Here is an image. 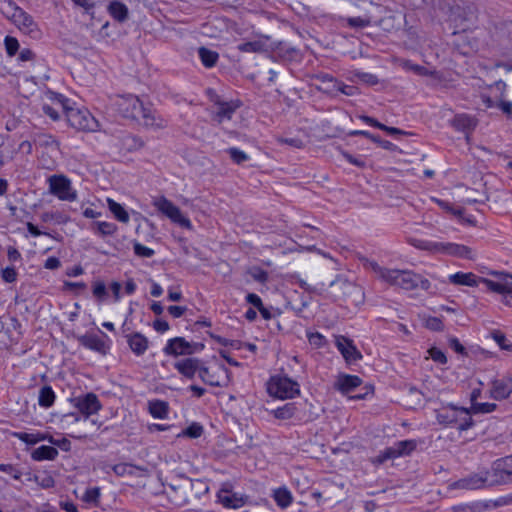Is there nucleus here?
<instances>
[{
	"label": "nucleus",
	"instance_id": "obj_4",
	"mask_svg": "<svg viewBox=\"0 0 512 512\" xmlns=\"http://www.w3.org/2000/svg\"><path fill=\"white\" fill-rule=\"evenodd\" d=\"M413 246L430 252L443 253L461 259L473 260L475 252L468 246L451 242H436L429 240H414Z\"/></svg>",
	"mask_w": 512,
	"mask_h": 512
},
{
	"label": "nucleus",
	"instance_id": "obj_35",
	"mask_svg": "<svg viewBox=\"0 0 512 512\" xmlns=\"http://www.w3.org/2000/svg\"><path fill=\"white\" fill-rule=\"evenodd\" d=\"M274 500L281 508H287L291 505L293 497L287 488H278L274 491Z\"/></svg>",
	"mask_w": 512,
	"mask_h": 512
},
{
	"label": "nucleus",
	"instance_id": "obj_31",
	"mask_svg": "<svg viewBox=\"0 0 512 512\" xmlns=\"http://www.w3.org/2000/svg\"><path fill=\"white\" fill-rule=\"evenodd\" d=\"M198 56L203 66L206 68L214 67L219 59V54L216 51L206 47H200L198 49Z\"/></svg>",
	"mask_w": 512,
	"mask_h": 512
},
{
	"label": "nucleus",
	"instance_id": "obj_6",
	"mask_svg": "<svg viewBox=\"0 0 512 512\" xmlns=\"http://www.w3.org/2000/svg\"><path fill=\"white\" fill-rule=\"evenodd\" d=\"M300 384L287 375H273L267 382V392L271 397L286 400L300 395Z\"/></svg>",
	"mask_w": 512,
	"mask_h": 512
},
{
	"label": "nucleus",
	"instance_id": "obj_18",
	"mask_svg": "<svg viewBox=\"0 0 512 512\" xmlns=\"http://www.w3.org/2000/svg\"><path fill=\"white\" fill-rule=\"evenodd\" d=\"M203 362L199 358L188 357L182 360H179L174 363V368L181 374L183 377L187 379H193L198 373L200 375V370L203 367Z\"/></svg>",
	"mask_w": 512,
	"mask_h": 512
},
{
	"label": "nucleus",
	"instance_id": "obj_20",
	"mask_svg": "<svg viewBox=\"0 0 512 512\" xmlns=\"http://www.w3.org/2000/svg\"><path fill=\"white\" fill-rule=\"evenodd\" d=\"M215 105H217V111L214 115V120L222 123L225 120H231L233 114L241 107L242 103L240 100L221 101L217 96Z\"/></svg>",
	"mask_w": 512,
	"mask_h": 512
},
{
	"label": "nucleus",
	"instance_id": "obj_34",
	"mask_svg": "<svg viewBox=\"0 0 512 512\" xmlns=\"http://www.w3.org/2000/svg\"><path fill=\"white\" fill-rule=\"evenodd\" d=\"M107 205H108L110 212L114 215V217L119 222H122V223L129 222V220H130L129 214L120 203L114 201L111 198H108Z\"/></svg>",
	"mask_w": 512,
	"mask_h": 512
},
{
	"label": "nucleus",
	"instance_id": "obj_44",
	"mask_svg": "<svg viewBox=\"0 0 512 512\" xmlns=\"http://www.w3.org/2000/svg\"><path fill=\"white\" fill-rule=\"evenodd\" d=\"M333 92H341L342 94L347 95V96H354L358 93V88L353 85H347V84L343 83L342 81L338 80L335 87L333 89L328 90V93H333Z\"/></svg>",
	"mask_w": 512,
	"mask_h": 512
},
{
	"label": "nucleus",
	"instance_id": "obj_22",
	"mask_svg": "<svg viewBox=\"0 0 512 512\" xmlns=\"http://www.w3.org/2000/svg\"><path fill=\"white\" fill-rule=\"evenodd\" d=\"M362 384V379L357 375L341 373L338 375L334 388L343 395L353 392Z\"/></svg>",
	"mask_w": 512,
	"mask_h": 512
},
{
	"label": "nucleus",
	"instance_id": "obj_40",
	"mask_svg": "<svg viewBox=\"0 0 512 512\" xmlns=\"http://www.w3.org/2000/svg\"><path fill=\"white\" fill-rule=\"evenodd\" d=\"M238 50L245 53H259L265 50V45L262 41H248L238 45Z\"/></svg>",
	"mask_w": 512,
	"mask_h": 512
},
{
	"label": "nucleus",
	"instance_id": "obj_19",
	"mask_svg": "<svg viewBox=\"0 0 512 512\" xmlns=\"http://www.w3.org/2000/svg\"><path fill=\"white\" fill-rule=\"evenodd\" d=\"M512 394V377L507 375L501 379H495L491 382L490 397L501 401L507 399Z\"/></svg>",
	"mask_w": 512,
	"mask_h": 512
},
{
	"label": "nucleus",
	"instance_id": "obj_37",
	"mask_svg": "<svg viewBox=\"0 0 512 512\" xmlns=\"http://www.w3.org/2000/svg\"><path fill=\"white\" fill-rule=\"evenodd\" d=\"M399 457L410 455L417 447L414 439L401 440L394 443Z\"/></svg>",
	"mask_w": 512,
	"mask_h": 512
},
{
	"label": "nucleus",
	"instance_id": "obj_51",
	"mask_svg": "<svg viewBox=\"0 0 512 512\" xmlns=\"http://www.w3.org/2000/svg\"><path fill=\"white\" fill-rule=\"evenodd\" d=\"M347 25L350 28H365L370 25V20L367 18L358 17H348L346 19Z\"/></svg>",
	"mask_w": 512,
	"mask_h": 512
},
{
	"label": "nucleus",
	"instance_id": "obj_47",
	"mask_svg": "<svg viewBox=\"0 0 512 512\" xmlns=\"http://www.w3.org/2000/svg\"><path fill=\"white\" fill-rule=\"evenodd\" d=\"M4 45L6 53L9 57L15 56L20 47L18 40L15 37L9 35L5 37Z\"/></svg>",
	"mask_w": 512,
	"mask_h": 512
},
{
	"label": "nucleus",
	"instance_id": "obj_50",
	"mask_svg": "<svg viewBox=\"0 0 512 512\" xmlns=\"http://www.w3.org/2000/svg\"><path fill=\"white\" fill-rule=\"evenodd\" d=\"M134 253L139 257L150 258L155 254V251L139 242H135L133 245Z\"/></svg>",
	"mask_w": 512,
	"mask_h": 512
},
{
	"label": "nucleus",
	"instance_id": "obj_60",
	"mask_svg": "<svg viewBox=\"0 0 512 512\" xmlns=\"http://www.w3.org/2000/svg\"><path fill=\"white\" fill-rule=\"evenodd\" d=\"M100 497V488L93 487L85 491L83 500L87 503H96Z\"/></svg>",
	"mask_w": 512,
	"mask_h": 512
},
{
	"label": "nucleus",
	"instance_id": "obj_64",
	"mask_svg": "<svg viewBox=\"0 0 512 512\" xmlns=\"http://www.w3.org/2000/svg\"><path fill=\"white\" fill-rule=\"evenodd\" d=\"M317 79L321 83L328 85L326 88V92H328L329 89H333L338 81L336 78H334L332 75L328 73H321L317 75Z\"/></svg>",
	"mask_w": 512,
	"mask_h": 512
},
{
	"label": "nucleus",
	"instance_id": "obj_38",
	"mask_svg": "<svg viewBox=\"0 0 512 512\" xmlns=\"http://www.w3.org/2000/svg\"><path fill=\"white\" fill-rule=\"evenodd\" d=\"M497 405L495 403H472L470 408H467L469 411V415L472 414H487L495 411Z\"/></svg>",
	"mask_w": 512,
	"mask_h": 512
},
{
	"label": "nucleus",
	"instance_id": "obj_30",
	"mask_svg": "<svg viewBox=\"0 0 512 512\" xmlns=\"http://www.w3.org/2000/svg\"><path fill=\"white\" fill-rule=\"evenodd\" d=\"M148 410L153 418L166 419L169 413V405L162 400H152L149 401Z\"/></svg>",
	"mask_w": 512,
	"mask_h": 512
},
{
	"label": "nucleus",
	"instance_id": "obj_42",
	"mask_svg": "<svg viewBox=\"0 0 512 512\" xmlns=\"http://www.w3.org/2000/svg\"><path fill=\"white\" fill-rule=\"evenodd\" d=\"M231 160L236 164H243L250 159L249 155L237 147H230L226 150Z\"/></svg>",
	"mask_w": 512,
	"mask_h": 512
},
{
	"label": "nucleus",
	"instance_id": "obj_9",
	"mask_svg": "<svg viewBox=\"0 0 512 512\" xmlns=\"http://www.w3.org/2000/svg\"><path fill=\"white\" fill-rule=\"evenodd\" d=\"M204 347L203 343L189 342L184 337H175L167 341L162 351L166 356L179 357L201 352Z\"/></svg>",
	"mask_w": 512,
	"mask_h": 512
},
{
	"label": "nucleus",
	"instance_id": "obj_56",
	"mask_svg": "<svg viewBox=\"0 0 512 512\" xmlns=\"http://www.w3.org/2000/svg\"><path fill=\"white\" fill-rule=\"evenodd\" d=\"M11 435L12 437L19 439L20 441L26 443L27 445L36 444L35 433L12 432Z\"/></svg>",
	"mask_w": 512,
	"mask_h": 512
},
{
	"label": "nucleus",
	"instance_id": "obj_43",
	"mask_svg": "<svg viewBox=\"0 0 512 512\" xmlns=\"http://www.w3.org/2000/svg\"><path fill=\"white\" fill-rule=\"evenodd\" d=\"M398 457L399 455L394 444L393 446L387 447L382 452H380V454L376 457L374 463L383 464L387 460L395 459Z\"/></svg>",
	"mask_w": 512,
	"mask_h": 512
},
{
	"label": "nucleus",
	"instance_id": "obj_36",
	"mask_svg": "<svg viewBox=\"0 0 512 512\" xmlns=\"http://www.w3.org/2000/svg\"><path fill=\"white\" fill-rule=\"evenodd\" d=\"M92 229L101 236H110L117 231V226L112 222L96 221Z\"/></svg>",
	"mask_w": 512,
	"mask_h": 512
},
{
	"label": "nucleus",
	"instance_id": "obj_17",
	"mask_svg": "<svg viewBox=\"0 0 512 512\" xmlns=\"http://www.w3.org/2000/svg\"><path fill=\"white\" fill-rule=\"evenodd\" d=\"M217 499L227 509H238L246 504L248 496L233 492L230 487L224 485L217 493Z\"/></svg>",
	"mask_w": 512,
	"mask_h": 512
},
{
	"label": "nucleus",
	"instance_id": "obj_29",
	"mask_svg": "<svg viewBox=\"0 0 512 512\" xmlns=\"http://www.w3.org/2000/svg\"><path fill=\"white\" fill-rule=\"evenodd\" d=\"M359 260L365 269L374 272L381 280L386 282L391 269L381 267L376 261L364 256L360 257Z\"/></svg>",
	"mask_w": 512,
	"mask_h": 512
},
{
	"label": "nucleus",
	"instance_id": "obj_33",
	"mask_svg": "<svg viewBox=\"0 0 512 512\" xmlns=\"http://www.w3.org/2000/svg\"><path fill=\"white\" fill-rule=\"evenodd\" d=\"M297 407L294 402H289L271 411V414L279 420H288L294 417Z\"/></svg>",
	"mask_w": 512,
	"mask_h": 512
},
{
	"label": "nucleus",
	"instance_id": "obj_1",
	"mask_svg": "<svg viewBox=\"0 0 512 512\" xmlns=\"http://www.w3.org/2000/svg\"><path fill=\"white\" fill-rule=\"evenodd\" d=\"M49 99L56 106H60L65 115L68 124L78 131L96 132L100 124L98 120L86 108H77L71 106V101L60 93L50 92Z\"/></svg>",
	"mask_w": 512,
	"mask_h": 512
},
{
	"label": "nucleus",
	"instance_id": "obj_7",
	"mask_svg": "<svg viewBox=\"0 0 512 512\" xmlns=\"http://www.w3.org/2000/svg\"><path fill=\"white\" fill-rule=\"evenodd\" d=\"M3 1L7 3L8 8L11 11V15L9 17L18 27V29L33 39H39L42 35V32L39 29L38 24L34 21L33 17L25 12L22 8L18 7L11 0Z\"/></svg>",
	"mask_w": 512,
	"mask_h": 512
},
{
	"label": "nucleus",
	"instance_id": "obj_16",
	"mask_svg": "<svg viewBox=\"0 0 512 512\" xmlns=\"http://www.w3.org/2000/svg\"><path fill=\"white\" fill-rule=\"evenodd\" d=\"M450 125L458 132L465 134L467 142L478 125V120L475 116L467 113L456 114L451 120Z\"/></svg>",
	"mask_w": 512,
	"mask_h": 512
},
{
	"label": "nucleus",
	"instance_id": "obj_62",
	"mask_svg": "<svg viewBox=\"0 0 512 512\" xmlns=\"http://www.w3.org/2000/svg\"><path fill=\"white\" fill-rule=\"evenodd\" d=\"M355 76L361 80L362 82L369 84V85H376L378 84L379 80L376 75L368 72H356Z\"/></svg>",
	"mask_w": 512,
	"mask_h": 512
},
{
	"label": "nucleus",
	"instance_id": "obj_39",
	"mask_svg": "<svg viewBox=\"0 0 512 512\" xmlns=\"http://www.w3.org/2000/svg\"><path fill=\"white\" fill-rule=\"evenodd\" d=\"M133 469H138L140 471L145 470L144 468H142L140 466H136V465H132V464H128V463H119V464H115L112 466L113 472L117 476H120V477L125 476V475L133 476L134 475Z\"/></svg>",
	"mask_w": 512,
	"mask_h": 512
},
{
	"label": "nucleus",
	"instance_id": "obj_28",
	"mask_svg": "<svg viewBox=\"0 0 512 512\" xmlns=\"http://www.w3.org/2000/svg\"><path fill=\"white\" fill-rule=\"evenodd\" d=\"M58 454H59L58 450L55 447L42 445L32 451L31 458L34 461H44V460L52 461V460L56 459Z\"/></svg>",
	"mask_w": 512,
	"mask_h": 512
},
{
	"label": "nucleus",
	"instance_id": "obj_3",
	"mask_svg": "<svg viewBox=\"0 0 512 512\" xmlns=\"http://www.w3.org/2000/svg\"><path fill=\"white\" fill-rule=\"evenodd\" d=\"M435 416L437 422L443 427L456 428L459 431H467L474 425L468 409L452 403L435 410Z\"/></svg>",
	"mask_w": 512,
	"mask_h": 512
},
{
	"label": "nucleus",
	"instance_id": "obj_11",
	"mask_svg": "<svg viewBox=\"0 0 512 512\" xmlns=\"http://www.w3.org/2000/svg\"><path fill=\"white\" fill-rule=\"evenodd\" d=\"M230 371L224 365H218L214 369L203 365L200 370V379L212 387H225L229 382Z\"/></svg>",
	"mask_w": 512,
	"mask_h": 512
},
{
	"label": "nucleus",
	"instance_id": "obj_49",
	"mask_svg": "<svg viewBox=\"0 0 512 512\" xmlns=\"http://www.w3.org/2000/svg\"><path fill=\"white\" fill-rule=\"evenodd\" d=\"M209 335L213 340H215L217 343H219L222 346H230L233 349L241 348V341H239V340H229L227 338L221 337L214 333H209Z\"/></svg>",
	"mask_w": 512,
	"mask_h": 512
},
{
	"label": "nucleus",
	"instance_id": "obj_5",
	"mask_svg": "<svg viewBox=\"0 0 512 512\" xmlns=\"http://www.w3.org/2000/svg\"><path fill=\"white\" fill-rule=\"evenodd\" d=\"M386 282L408 291L418 288L428 291L431 288L427 278L410 270L391 269Z\"/></svg>",
	"mask_w": 512,
	"mask_h": 512
},
{
	"label": "nucleus",
	"instance_id": "obj_14",
	"mask_svg": "<svg viewBox=\"0 0 512 512\" xmlns=\"http://www.w3.org/2000/svg\"><path fill=\"white\" fill-rule=\"evenodd\" d=\"M118 110L125 118L139 120L143 112V102L134 95L121 97L118 101Z\"/></svg>",
	"mask_w": 512,
	"mask_h": 512
},
{
	"label": "nucleus",
	"instance_id": "obj_10",
	"mask_svg": "<svg viewBox=\"0 0 512 512\" xmlns=\"http://www.w3.org/2000/svg\"><path fill=\"white\" fill-rule=\"evenodd\" d=\"M49 191L63 201H74L77 193L71 187V181L64 175H51L48 178Z\"/></svg>",
	"mask_w": 512,
	"mask_h": 512
},
{
	"label": "nucleus",
	"instance_id": "obj_27",
	"mask_svg": "<svg viewBox=\"0 0 512 512\" xmlns=\"http://www.w3.org/2000/svg\"><path fill=\"white\" fill-rule=\"evenodd\" d=\"M109 15L118 22H124L128 19V7L119 0H113L107 7Z\"/></svg>",
	"mask_w": 512,
	"mask_h": 512
},
{
	"label": "nucleus",
	"instance_id": "obj_2",
	"mask_svg": "<svg viewBox=\"0 0 512 512\" xmlns=\"http://www.w3.org/2000/svg\"><path fill=\"white\" fill-rule=\"evenodd\" d=\"M449 282L454 285L476 287L484 284L486 289L501 294L503 302L512 306V276L505 275L500 281H493L487 278L478 277L472 272H457L449 276Z\"/></svg>",
	"mask_w": 512,
	"mask_h": 512
},
{
	"label": "nucleus",
	"instance_id": "obj_32",
	"mask_svg": "<svg viewBox=\"0 0 512 512\" xmlns=\"http://www.w3.org/2000/svg\"><path fill=\"white\" fill-rule=\"evenodd\" d=\"M55 392L49 385H44L39 390L38 404L42 408H50L55 402Z\"/></svg>",
	"mask_w": 512,
	"mask_h": 512
},
{
	"label": "nucleus",
	"instance_id": "obj_45",
	"mask_svg": "<svg viewBox=\"0 0 512 512\" xmlns=\"http://www.w3.org/2000/svg\"><path fill=\"white\" fill-rule=\"evenodd\" d=\"M203 432V426L197 422H193L182 431L181 435L191 439H196L199 438L203 434Z\"/></svg>",
	"mask_w": 512,
	"mask_h": 512
},
{
	"label": "nucleus",
	"instance_id": "obj_23",
	"mask_svg": "<svg viewBox=\"0 0 512 512\" xmlns=\"http://www.w3.org/2000/svg\"><path fill=\"white\" fill-rule=\"evenodd\" d=\"M485 474L487 487L503 485L512 481V471L500 469L499 464L493 466L491 471H485Z\"/></svg>",
	"mask_w": 512,
	"mask_h": 512
},
{
	"label": "nucleus",
	"instance_id": "obj_52",
	"mask_svg": "<svg viewBox=\"0 0 512 512\" xmlns=\"http://www.w3.org/2000/svg\"><path fill=\"white\" fill-rule=\"evenodd\" d=\"M17 271L14 266L1 269V277L6 283H14L17 280Z\"/></svg>",
	"mask_w": 512,
	"mask_h": 512
},
{
	"label": "nucleus",
	"instance_id": "obj_25",
	"mask_svg": "<svg viewBox=\"0 0 512 512\" xmlns=\"http://www.w3.org/2000/svg\"><path fill=\"white\" fill-rule=\"evenodd\" d=\"M33 143L37 147L50 148L59 151L60 143L55 136L49 133L36 132L33 134Z\"/></svg>",
	"mask_w": 512,
	"mask_h": 512
},
{
	"label": "nucleus",
	"instance_id": "obj_26",
	"mask_svg": "<svg viewBox=\"0 0 512 512\" xmlns=\"http://www.w3.org/2000/svg\"><path fill=\"white\" fill-rule=\"evenodd\" d=\"M140 119L146 127L163 128L165 127L164 120L160 118L156 111L151 106L143 104V112L140 114Z\"/></svg>",
	"mask_w": 512,
	"mask_h": 512
},
{
	"label": "nucleus",
	"instance_id": "obj_46",
	"mask_svg": "<svg viewBox=\"0 0 512 512\" xmlns=\"http://www.w3.org/2000/svg\"><path fill=\"white\" fill-rule=\"evenodd\" d=\"M51 102H53L51 100ZM42 111L45 115L51 118L53 121H58L60 119V115L62 112L60 106H56L54 103L52 104H43Z\"/></svg>",
	"mask_w": 512,
	"mask_h": 512
},
{
	"label": "nucleus",
	"instance_id": "obj_41",
	"mask_svg": "<svg viewBox=\"0 0 512 512\" xmlns=\"http://www.w3.org/2000/svg\"><path fill=\"white\" fill-rule=\"evenodd\" d=\"M191 490L197 499H201L203 495L209 492V485L205 480H191Z\"/></svg>",
	"mask_w": 512,
	"mask_h": 512
},
{
	"label": "nucleus",
	"instance_id": "obj_63",
	"mask_svg": "<svg viewBox=\"0 0 512 512\" xmlns=\"http://www.w3.org/2000/svg\"><path fill=\"white\" fill-rule=\"evenodd\" d=\"M129 151L139 150L144 146V141L138 136H129L126 139Z\"/></svg>",
	"mask_w": 512,
	"mask_h": 512
},
{
	"label": "nucleus",
	"instance_id": "obj_57",
	"mask_svg": "<svg viewBox=\"0 0 512 512\" xmlns=\"http://www.w3.org/2000/svg\"><path fill=\"white\" fill-rule=\"evenodd\" d=\"M405 67L408 69V70H411L413 71L415 74L417 75H421V76H430V75H433V72L429 71L426 67L424 66H421V65H418V64H414L410 61H407L405 63Z\"/></svg>",
	"mask_w": 512,
	"mask_h": 512
},
{
	"label": "nucleus",
	"instance_id": "obj_54",
	"mask_svg": "<svg viewBox=\"0 0 512 512\" xmlns=\"http://www.w3.org/2000/svg\"><path fill=\"white\" fill-rule=\"evenodd\" d=\"M0 471L10 475L15 480H20L22 472L12 464H0Z\"/></svg>",
	"mask_w": 512,
	"mask_h": 512
},
{
	"label": "nucleus",
	"instance_id": "obj_58",
	"mask_svg": "<svg viewBox=\"0 0 512 512\" xmlns=\"http://www.w3.org/2000/svg\"><path fill=\"white\" fill-rule=\"evenodd\" d=\"M429 355L431 357V359L434 361V362H437L439 364H446L447 363V357L445 355V353L440 350L439 348L437 347H432L429 349Z\"/></svg>",
	"mask_w": 512,
	"mask_h": 512
},
{
	"label": "nucleus",
	"instance_id": "obj_21",
	"mask_svg": "<svg viewBox=\"0 0 512 512\" xmlns=\"http://www.w3.org/2000/svg\"><path fill=\"white\" fill-rule=\"evenodd\" d=\"M457 489L476 490L487 487V478L485 471L473 473L455 482Z\"/></svg>",
	"mask_w": 512,
	"mask_h": 512
},
{
	"label": "nucleus",
	"instance_id": "obj_15",
	"mask_svg": "<svg viewBox=\"0 0 512 512\" xmlns=\"http://www.w3.org/2000/svg\"><path fill=\"white\" fill-rule=\"evenodd\" d=\"M335 346L338 351L341 353L343 358L345 359L347 364L355 363L362 359V354L354 344L353 340L343 336L338 335L335 337Z\"/></svg>",
	"mask_w": 512,
	"mask_h": 512
},
{
	"label": "nucleus",
	"instance_id": "obj_61",
	"mask_svg": "<svg viewBox=\"0 0 512 512\" xmlns=\"http://www.w3.org/2000/svg\"><path fill=\"white\" fill-rule=\"evenodd\" d=\"M425 326L432 331H442L444 329L443 321L439 317H429Z\"/></svg>",
	"mask_w": 512,
	"mask_h": 512
},
{
	"label": "nucleus",
	"instance_id": "obj_55",
	"mask_svg": "<svg viewBox=\"0 0 512 512\" xmlns=\"http://www.w3.org/2000/svg\"><path fill=\"white\" fill-rule=\"evenodd\" d=\"M341 154H342L343 158L346 159L350 164H352L358 168L366 167V162L361 156L356 157L347 151H342Z\"/></svg>",
	"mask_w": 512,
	"mask_h": 512
},
{
	"label": "nucleus",
	"instance_id": "obj_53",
	"mask_svg": "<svg viewBox=\"0 0 512 512\" xmlns=\"http://www.w3.org/2000/svg\"><path fill=\"white\" fill-rule=\"evenodd\" d=\"M249 273L251 277L259 283L264 284L268 281V272L260 267H254L253 269L250 270Z\"/></svg>",
	"mask_w": 512,
	"mask_h": 512
},
{
	"label": "nucleus",
	"instance_id": "obj_8",
	"mask_svg": "<svg viewBox=\"0 0 512 512\" xmlns=\"http://www.w3.org/2000/svg\"><path fill=\"white\" fill-rule=\"evenodd\" d=\"M153 206L163 215L168 217L173 223L185 229H192V223L189 218L185 217L179 207L165 196L153 198Z\"/></svg>",
	"mask_w": 512,
	"mask_h": 512
},
{
	"label": "nucleus",
	"instance_id": "obj_59",
	"mask_svg": "<svg viewBox=\"0 0 512 512\" xmlns=\"http://www.w3.org/2000/svg\"><path fill=\"white\" fill-rule=\"evenodd\" d=\"M93 295L99 300H103L107 297L106 285L102 281H96L93 284Z\"/></svg>",
	"mask_w": 512,
	"mask_h": 512
},
{
	"label": "nucleus",
	"instance_id": "obj_13",
	"mask_svg": "<svg viewBox=\"0 0 512 512\" xmlns=\"http://www.w3.org/2000/svg\"><path fill=\"white\" fill-rule=\"evenodd\" d=\"M79 343L86 349L106 355L110 350V339L106 333L99 330V334L86 333L78 337Z\"/></svg>",
	"mask_w": 512,
	"mask_h": 512
},
{
	"label": "nucleus",
	"instance_id": "obj_48",
	"mask_svg": "<svg viewBox=\"0 0 512 512\" xmlns=\"http://www.w3.org/2000/svg\"><path fill=\"white\" fill-rule=\"evenodd\" d=\"M492 337L501 349L512 351V343L506 338V336L500 331L492 332Z\"/></svg>",
	"mask_w": 512,
	"mask_h": 512
},
{
	"label": "nucleus",
	"instance_id": "obj_12",
	"mask_svg": "<svg viewBox=\"0 0 512 512\" xmlns=\"http://www.w3.org/2000/svg\"><path fill=\"white\" fill-rule=\"evenodd\" d=\"M70 402L83 415L84 419H88L102 409V404L97 395L92 392L71 398Z\"/></svg>",
	"mask_w": 512,
	"mask_h": 512
},
{
	"label": "nucleus",
	"instance_id": "obj_24",
	"mask_svg": "<svg viewBox=\"0 0 512 512\" xmlns=\"http://www.w3.org/2000/svg\"><path fill=\"white\" fill-rule=\"evenodd\" d=\"M125 337L129 348L136 356H141L147 351L149 347V341L148 338L142 333L134 332L125 335Z\"/></svg>",
	"mask_w": 512,
	"mask_h": 512
}]
</instances>
